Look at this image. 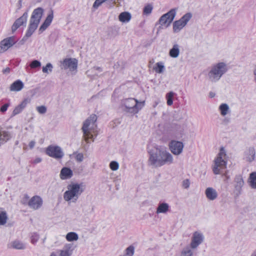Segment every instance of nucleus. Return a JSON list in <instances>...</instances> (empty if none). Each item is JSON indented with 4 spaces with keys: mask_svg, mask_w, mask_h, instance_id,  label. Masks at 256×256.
Masks as SVG:
<instances>
[{
    "mask_svg": "<svg viewBox=\"0 0 256 256\" xmlns=\"http://www.w3.org/2000/svg\"><path fill=\"white\" fill-rule=\"evenodd\" d=\"M228 70L227 64L224 62L213 64L209 68L207 78L212 82H218Z\"/></svg>",
    "mask_w": 256,
    "mask_h": 256,
    "instance_id": "f257e3e1",
    "label": "nucleus"
},
{
    "mask_svg": "<svg viewBox=\"0 0 256 256\" xmlns=\"http://www.w3.org/2000/svg\"><path fill=\"white\" fill-rule=\"evenodd\" d=\"M84 191L82 184L72 183L68 186V190L64 194V198L66 202H76Z\"/></svg>",
    "mask_w": 256,
    "mask_h": 256,
    "instance_id": "f03ea898",
    "label": "nucleus"
},
{
    "mask_svg": "<svg viewBox=\"0 0 256 256\" xmlns=\"http://www.w3.org/2000/svg\"><path fill=\"white\" fill-rule=\"evenodd\" d=\"M43 14V10L41 8L35 9L32 14L30 20V24L26 35L22 40H26L31 36L37 28Z\"/></svg>",
    "mask_w": 256,
    "mask_h": 256,
    "instance_id": "7ed1b4c3",
    "label": "nucleus"
},
{
    "mask_svg": "<svg viewBox=\"0 0 256 256\" xmlns=\"http://www.w3.org/2000/svg\"><path fill=\"white\" fill-rule=\"evenodd\" d=\"M97 120V116L96 114H92L84 122L82 130L84 133V140L88 142L89 139L93 138L92 132H95V128L96 127L95 122Z\"/></svg>",
    "mask_w": 256,
    "mask_h": 256,
    "instance_id": "20e7f679",
    "label": "nucleus"
},
{
    "mask_svg": "<svg viewBox=\"0 0 256 256\" xmlns=\"http://www.w3.org/2000/svg\"><path fill=\"white\" fill-rule=\"evenodd\" d=\"M226 154L223 148L220 150V152L214 160V165L212 166V170L215 174H220L223 170L226 168Z\"/></svg>",
    "mask_w": 256,
    "mask_h": 256,
    "instance_id": "39448f33",
    "label": "nucleus"
},
{
    "mask_svg": "<svg viewBox=\"0 0 256 256\" xmlns=\"http://www.w3.org/2000/svg\"><path fill=\"white\" fill-rule=\"evenodd\" d=\"M192 17V14L188 12L184 15L179 20L175 21L173 23L174 32L177 33L180 32V30L186 26Z\"/></svg>",
    "mask_w": 256,
    "mask_h": 256,
    "instance_id": "423d86ee",
    "label": "nucleus"
},
{
    "mask_svg": "<svg viewBox=\"0 0 256 256\" xmlns=\"http://www.w3.org/2000/svg\"><path fill=\"white\" fill-rule=\"evenodd\" d=\"M162 152V148H156L149 152L150 164L154 167H160L161 164L160 161L162 159L160 154Z\"/></svg>",
    "mask_w": 256,
    "mask_h": 256,
    "instance_id": "0eeeda50",
    "label": "nucleus"
},
{
    "mask_svg": "<svg viewBox=\"0 0 256 256\" xmlns=\"http://www.w3.org/2000/svg\"><path fill=\"white\" fill-rule=\"evenodd\" d=\"M176 15V10L171 9L168 12L163 14L158 20V24L162 26L168 27L172 22Z\"/></svg>",
    "mask_w": 256,
    "mask_h": 256,
    "instance_id": "6e6552de",
    "label": "nucleus"
},
{
    "mask_svg": "<svg viewBox=\"0 0 256 256\" xmlns=\"http://www.w3.org/2000/svg\"><path fill=\"white\" fill-rule=\"evenodd\" d=\"M46 154L56 159H60L64 155L62 148L58 146H50L46 149Z\"/></svg>",
    "mask_w": 256,
    "mask_h": 256,
    "instance_id": "1a4fd4ad",
    "label": "nucleus"
},
{
    "mask_svg": "<svg viewBox=\"0 0 256 256\" xmlns=\"http://www.w3.org/2000/svg\"><path fill=\"white\" fill-rule=\"evenodd\" d=\"M60 67L62 69H68L70 72H75V74L78 67V60L72 58H65L62 62Z\"/></svg>",
    "mask_w": 256,
    "mask_h": 256,
    "instance_id": "9d476101",
    "label": "nucleus"
},
{
    "mask_svg": "<svg viewBox=\"0 0 256 256\" xmlns=\"http://www.w3.org/2000/svg\"><path fill=\"white\" fill-rule=\"evenodd\" d=\"M169 148L170 152L176 156L180 154L184 147V144L180 141L172 140L169 143Z\"/></svg>",
    "mask_w": 256,
    "mask_h": 256,
    "instance_id": "9b49d317",
    "label": "nucleus"
},
{
    "mask_svg": "<svg viewBox=\"0 0 256 256\" xmlns=\"http://www.w3.org/2000/svg\"><path fill=\"white\" fill-rule=\"evenodd\" d=\"M162 158L160 161V166L164 164H170L174 162L173 156L166 150L162 148V152L160 154Z\"/></svg>",
    "mask_w": 256,
    "mask_h": 256,
    "instance_id": "f8f14e48",
    "label": "nucleus"
},
{
    "mask_svg": "<svg viewBox=\"0 0 256 256\" xmlns=\"http://www.w3.org/2000/svg\"><path fill=\"white\" fill-rule=\"evenodd\" d=\"M16 43L14 38L10 36L6 38L0 42V53L6 51Z\"/></svg>",
    "mask_w": 256,
    "mask_h": 256,
    "instance_id": "ddd939ff",
    "label": "nucleus"
},
{
    "mask_svg": "<svg viewBox=\"0 0 256 256\" xmlns=\"http://www.w3.org/2000/svg\"><path fill=\"white\" fill-rule=\"evenodd\" d=\"M42 198L40 196H35L28 200V205L30 208L36 210L42 206Z\"/></svg>",
    "mask_w": 256,
    "mask_h": 256,
    "instance_id": "4468645a",
    "label": "nucleus"
},
{
    "mask_svg": "<svg viewBox=\"0 0 256 256\" xmlns=\"http://www.w3.org/2000/svg\"><path fill=\"white\" fill-rule=\"evenodd\" d=\"M204 236L202 234L196 232L194 233L190 246L192 248H196L203 241Z\"/></svg>",
    "mask_w": 256,
    "mask_h": 256,
    "instance_id": "2eb2a0df",
    "label": "nucleus"
},
{
    "mask_svg": "<svg viewBox=\"0 0 256 256\" xmlns=\"http://www.w3.org/2000/svg\"><path fill=\"white\" fill-rule=\"evenodd\" d=\"M135 104V98H128L122 100V105L124 106V110L126 112L133 114V109Z\"/></svg>",
    "mask_w": 256,
    "mask_h": 256,
    "instance_id": "dca6fc26",
    "label": "nucleus"
},
{
    "mask_svg": "<svg viewBox=\"0 0 256 256\" xmlns=\"http://www.w3.org/2000/svg\"><path fill=\"white\" fill-rule=\"evenodd\" d=\"M28 16V12H26L24 13L22 16L18 18L15 21L12 27V32H14L20 26L26 24Z\"/></svg>",
    "mask_w": 256,
    "mask_h": 256,
    "instance_id": "f3484780",
    "label": "nucleus"
},
{
    "mask_svg": "<svg viewBox=\"0 0 256 256\" xmlns=\"http://www.w3.org/2000/svg\"><path fill=\"white\" fill-rule=\"evenodd\" d=\"M244 184V181L241 176H237L234 178V192L236 196H239L242 192V188Z\"/></svg>",
    "mask_w": 256,
    "mask_h": 256,
    "instance_id": "a211bd4d",
    "label": "nucleus"
},
{
    "mask_svg": "<svg viewBox=\"0 0 256 256\" xmlns=\"http://www.w3.org/2000/svg\"><path fill=\"white\" fill-rule=\"evenodd\" d=\"M74 248L72 244H66L62 250H60L59 256H71Z\"/></svg>",
    "mask_w": 256,
    "mask_h": 256,
    "instance_id": "6ab92c4d",
    "label": "nucleus"
},
{
    "mask_svg": "<svg viewBox=\"0 0 256 256\" xmlns=\"http://www.w3.org/2000/svg\"><path fill=\"white\" fill-rule=\"evenodd\" d=\"M30 102V100L28 98H26L24 99L20 104L18 105L14 108L12 113V116H14L20 113L26 107V105Z\"/></svg>",
    "mask_w": 256,
    "mask_h": 256,
    "instance_id": "aec40b11",
    "label": "nucleus"
},
{
    "mask_svg": "<svg viewBox=\"0 0 256 256\" xmlns=\"http://www.w3.org/2000/svg\"><path fill=\"white\" fill-rule=\"evenodd\" d=\"M206 198L210 200H215L218 196L217 192L212 188H208L205 190Z\"/></svg>",
    "mask_w": 256,
    "mask_h": 256,
    "instance_id": "412c9836",
    "label": "nucleus"
},
{
    "mask_svg": "<svg viewBox=\"0 0 256 256\" xmlns=\"http://www.w3.org/2000/svg\"><path fill=\"white\" fill-rule=\"evenodd\" d=\"M73 176L72 171L68 168H63L60 172V178L62 180H66L71 178Z\"/></svg>",
    "mask_w": 256,
    "mask_h": 256,
    "instance_id": "4be33fe9",
    "label": "nucleus"
},
{
    "mask_svg": "<svg viewBox=\"0 0 256 256\" xmlns=\"http://www.w3.org/2000/svg\"><path fill=\"white\" fill-rule=\"evenodd\" d=\"M255 154L256 152L254 147L248 148L244 152L245 158L249 162H252L254 160Z\"/></svg>",
    "mask_w": 256,
    "mask_h": 256,
    "instance_id": "5701e85b",
    "label": "nucleus"
},
{
    "mask_svg": "<svg viewBox=\"0 0 256 256\" xmlns=\"http://www.w3.org/2000/svg\"><path fill=\"white\" fill-rule=\"evenodd\" d=\"M24 86L23 82L20 80H16L10 86V90L12 92H18L22 90Z\"/></svg>",
    "mask_w": 256,
    "mask_h": 256,
    "instance_id": "b1692460",
    "label": "nucleus"
},
{
    "mask_svg": "<svg viewBox=\"0 0 256 256\" xmlns=\"http://www.w3.org/2000/svg\"><path fill=\"white\" fill-rule=\"evenodd\" d=\"M53 18L52 12L48 16L44 23L40 26L39 32L41 33L43 32L50 25Z\"/></svg>",
    "mask_w": 256,
    "mask_h": 256,
    "instance_id": "393cba45",
    "label": "nucleus"
},
{
    "mask_svg": "<svg viewBox=\"0 0 256 256\" xmlns=\"http://www.w3.org/2000/svg\"><path fill=\"white\" fill-rule=\"evenodd\" d=\"M180 46L178 44H174L172 46V48L170 50V56L173 58H178L180 52Z\"/></svg>",
    "mask_w": 256,
    "mask_h": 256,
    "instance_id": "a878e982",
    "label": "nucleus"
},
{
    "mask_svg": "<svg viewBox=\"0 0 256 256\" xmlns=\"http://www.w3.org/2000/svg\"><path fill=\"white\" fill-rule=\"evenodd\" d=\"M248 182L250 187L252 189H256V172L250 174Z\"/></svg>",
    "mask_w": 256,
    "mask_h": 256,
    "instance_id": "bb28decb",
    "label": "nucleus"
},
{
    "mask_svg": "<svg viewBox=\"0 0 256 256\" xmlns=\"http://www.w3.org/2000/svg\"><path fill=\"white\" fill-rule=\"evenodd\" d=\"M132 16L130 12H124L120 13L118 16L120 21L122 22H128L131 19Z\"/></svg>",
    "mask_w": 256,
    "mask_h": 256,
    "instance_id": "cd10ccee",
    "label": "nucleus"
},
{
    "mask_svg": "<svg viewBox=\"0 0 256 256\" xmlns=\"http://www.w3.org/2000/svg\"><path fill=\"white\" fill-rule=\"evenodd\" d=\"M169 209V206L168 204L165 202L160 203L158 204V206L156 209V214L164 213L166 214L168 212Z\"/></svg>",
    "mask_w": 256,
    "mask_h": 256,
    "instance_id": "c85d7f7f",
    "label": "nucleus"
},
{
    "mask_svg": "<svg viewBox=\"0 0 256 256\" xmlns=\"http://www.w3.org/2000/svg\"><path fill=\"white\" fill-rule=\"evenodd\" d=\"M218 109L222 116H225L230 112L229 106L226 104H221L219 106Z\"/></svg>",
    "mask_w": 256,
    "mask_h": 256,
    "instance_id": "c756f323",
    "label": "nucleus"
},
{
    "mask_svg": "<svg viewBox=\"0 0 256 256\" xmlns=\"http://www.w3.org/2000/svg\"><path fill=\"white\" fill-rule=\"evenodd\" d=\"M144 101L138 102L137 100L135 99L133 114H137L144 106Z\"/></svg>",
    "mask_w": 256,
    "mask_h": 256,
    "instance_id": "7c9ffc66",
    "label": "nucleus"
},
{
    "mask_svg": "<svg viewBox=\"0 0 256 256\" xmlns=\"http://www.w3.org/2000/svg\"><path fill=\"white\" fill-rule=\"evenodd\" d=\"M12 248L17 250H24L26 248L24 244L19 240H14L10 244Z\"/></svg>",
    "mask_w": 256,
    "mask_h": 256,
    "instance_id": "2f4dec72",
    "label": "nucleus"
},
{
    "mask_svg": "<svg viewBox=\"0 0 256 256\" xmlns=\"http://www.w3.org/2000/svg\"><path fill=\"white\" fill-rule=\"evenodd\" d=\"M66 238L68 242L76 241L78 239V234L74 232H68Z\"/></svg>",
    "mask_w": 256,
    "mask_h": 256,
    "instance_id": "473e14b6",
    "label": "nucleus"
},
{
    "mask_svg": "<svg viewBox=\"0 0 256 256\" xmlns=\"http://www.w3.org/2000/svg\"><path fill=\"white\" fill-rule=\"evenodd\" d=\"M8 219V218L6 212L0 208V225L5 224Z\"/></svg>",
    "mask_w": 256,
    "mask_h": 256,
    "instance_id": "72a5a7b5",
    "label": "nucleus"
},
{
    "mask_svg": "<svg viewBox=\"0 0 256 256\" xmlns=\"http://www.w3.org/2000/svg\"><path fill=\"white\" fill-rule=\"evenodd\" d=\"M153 70L157 73L162 74L164 70V66L162 62H158L156 63Z\"/></svg>",
    "mask_w": 256,
    "mask_h": 256,
    "instance_id": "f704fd0d",
    "label": "nucleus"
},
{
    "mask_svg": "<svg viewBox=\"0 0 256 256\" xmlns=\"http://www.w3.org/2000/svg\"><path fill=\"white\" fill-rule=\"evenodd\" d=\"M190 246H187L182 250L180 256H192L193 252L191 250Z\"/></svg>",
    "mask_w": 256,
    "mask_h": 256,
    "instance_id": "c9c22d12",
    "label": "nucleus"
},
{
    "mask_svg": "<svg viewBox=\"0 0 256 256\" xmlns=\"http://www.w3.org/2000/svg\"><path fill=\"white\" fill-rule=\"evenodd\" d=\"M176 95V94L173 92H170L166 94V98L167 100V104L168 106H172L173 104V98Z\"/></svg>",
    "mask_w": 256,
    "mask_h": 256,
    "instance_id": "e433bc0d",
    "label": "nucleus"
},
{
    "mask_svg": "<svg viewBox=\"0 0 256 256\" xmlns=\"http://www.w3.org/2000/svg\"><path fill=\"white\" fill-rule=\"evenodd\" d=\"M11 138L10 134L8 132L2 131L0 132V140L6 142Z\"/></svg>",
    "mask_w": 256,
    "mask_h": 256,
    "instance_id": "4c0bfd02",
    "label": "nucleus"
},
{
    "mask_svg": "<svg viewBox=\"0 0 256 256\" xmlns=\"http://www.w3.org/2000/svg\"><path fill=\"white\" fill-rule=\"evenodd\" d=\"M153 6L151 4H148L143 9V14L145 15H149L151 14Z\"/></svg>",
    "mask_w": 256,
    "mask_h": 256,
    "instance_id": "58836bf2",
    "label": "nucleus"
},
{
    "mask_svg": "<svg viewBox=\"0 0 256 256\" xmlns=\"http://www.w3.org/2000/svg\"><path fill=\"white\" fill-rule=\"evenodd\" d=\"M134 252V247L132 246H130L127 248L125 250V254L124 256H132Z\"/></svg>",
    "mask_w": 256,
    "mask_h": 256,
    "instance_id": "ea45409f",
    "label": "nucleus"
},
{
    "mask_svg": "<svg viewBox=\"0 0 256 256\" xmlns=\"http://www.w3.org/2000/svg\"><path fill=\"white\" fill-rule=\"evenodd\" d=\"M53 66L50 63H48L45 66L42 67V71L44 73L48 74L52 70Z\"/></svg>",
    "mask_w": 256,
    "mask_h": 256,
    "instance_id": "a19ab883",
    "label": "nucleus"
},
{
    "mask_svg": "<svg viewBox=\"0 0 256 256\" xmlns=\"http://www.w3.org/2000/svg\"><path fill=\"white\" fill-rule=\"evenodd\" d=\"M30 66L32 68H38L41 66V62L38 60H34L31 62Z\"/></svg>",
    "mask_w": 256,
    "mask_h": 256,
    "instance_id": "79ce46f5",
    "label": "nucleus"
},
{
    "mask_svg": "<svg viewBox=\"0 0 256 256\" xmlns=\"http://www.w3.org/2000/svg\"><path fill=\"white\" fill-rule=\"evenodd\" d=\"M110 167L112 170H116L119 168V164L116 161H112L110 164Z\"/></svg>",
    "mask_w": 256,
    "mask_h": 256,
    "instance_id": "37998d69",
    "label": "nucleus"
},
{
    "mask_svg": "<svg viewBox=\"0 0 256 256\" xmlns=\"http://www.w3.org/2000/svg\"><path fill=\"white\" fill-rule=\"evenodd\" d=\"M73 154L76 155V160L78 162H82L84 160V155L82 153L74 152Z\"/></svg>",
    "mask_w": 256,
    "mask_h": 256,
    "instance_id": "c03bdc74",
    "label": "nucleus"
},
{
    "mask_svg": "<svg viewBox=\"0 0 256 256\" xmlns=\"http://www.w3.org/2000/svg\"><path fill=\"white\" fill-rule=\"evenodd\" d=\"M36 110L40 114H44L46 112V108L44 106L36 107Z\"/></svg>",
    "mask_w": 256,
    "mask_h": 256,
    "instance_id": "a18cd8bd",
    "label": "nucleus"
},
{
    "mask_svg": "<svg viewBox=\"0 0 256 256\" xmlns=\"http://www.w3.org/2000/svg\"><path fill=\"white\" fill-rule=\"evenodd\" d=\"M39 239V236L36 234H34L31 237V242L34 244L36 243Z\"/></svg>",
    "mask_w": 256,
    "mask_h": 256,
    "instance_id": "49530a36",
    "label": "nucleus"
},
{
    "mask_svg": "<svg viewBox=\"0 0 256 256\" xmlns=\"http://www.w3.org/2000/svg\"><path fill=\"white\" fill-rule=\"evenodd\" d=\"M102 2L104 0H96L93 4L94 8H97Z\"/></svg>",
    "mask_w": 256,
    "mask_h": 256,
    "instance_id": "de8ad7c7",
    "label": "nucleus"
},
{
    "mask_svg": "<svg viewBox=\"0 0 256 256\" xmlns=\"http://www.w3.org/2000/svg\"><path fill=\"white\" fill-rule=\"evenodd\" d=\"M190 182L188 179L184 180L182 182V186L184 188H188L190 186Z\"/></svg>",
    "mask_w": 256,
    "mask_h": 256,
    "instance_id": "09e8293b",
    "label": "nucleus"
},
{
    "mask_svg": "<svg viewBox=\"0 0 256 256\" xmlns=\"http://www.w3.org/2000/svg\"><path fill=\"white\" fill-rule=\"evenodd\" d=\"M10 106V104L7 103L4 104L0 108V111L2 112H4L7 110L8 107Z\"/></svg>",
    "mask_w": 256,
    "mask_h": 256,
    "instance_id": "8fccbe9b",
    "label": "nucleus"
},
{
    "mask_svg": "<svg viewBox=\"0 0 256 256\" xmlns=\"http://www.w3.org/2000/svg\"><path fill=\"white\" fill-rule=\"evenodd\" d=\"M28 198H29V197L28 196V195H25L24 198H23V200L22 201V204H28Z\"/></svg>",
    "mask_w": 256,
    "mask_h": 256,
    "instance_id": "3c124183",
    "label": "nucleus"
},
{
    "mask_svg": "<svg viewBox=\"0 0 256 256\" xmlns=\"http://www.w3.org/2000/svg\"><path fill=\"white\" fill-rule=\"evenodd\" d=\"M105 2L110 6H113L116 4V0H106Z\"/></svg>",
    "mask_w": 256,
    "mask_h": 256,
    "instance_id": "603ef678",
    "label": "nucleus"
},
{
    "mask_svg": "<svg viewBox=\"0 0 256 256\" xmlns=\"http://www.w3.org/2000/svg\"><path fill=\"white\" fill-rule=\"evenodd\" d=\"M36 144V142L34 140H32L29 143V147L30 149H32L34 148Z\"/></svg>",
    "mask_w": 256,
    "mask_h": 256,
    "instance_id": "864d4df0",
    "label": "nucleus"
},
{
    "mask_svg": "<svg viewBox=\"0 0 256 256\" xmlns=\"http://www.w3.org/2000/svg\"><path fill=\"white\" fill-rule=\"evenodd\" d=\"M98 70L99 72H102V69L100 67H94L92 69V72H94V70Z\"/></svg>",
    "mask_w": 256,
    "mask_h": 256,
    "instance_id": "5fc2aeb1",
    "label": "nucleus"
},
{
    "mask_svg": "<svg viewBox=\"0 0 256 256\" xmlns=\"http://www.w3.org/2000/svg\"><path fill=\"white\" fill-rule=\"evenodd\" d=\"M10 72V68H6L2 70L3 74H8Z\"/></svg>",
    "mask_w": 256,
    "mask_h": 256,
    "instance_id": "6e6d98bb",
    "label": "nucleus"
},
{
    "mask_svg": "<svg viewBox=\"0 0 256 256\" xmlns=\"http://www.w3.org/2000/svg\"><path fill=\"white\" fill-rule=\"evenodd\" d=\"M42 161V158H37L34 160V163L37 164L39 163Z\"/></svg>",
    "mask_w": 256,
    "mask_h": 256,
    "instance_id": "4d7b16f0",
    "label": "nucleus"
},
{
    "mask_svg": "<svg viewBox=\"0 0 256 256\" xmlns=\"http://www.w3.org/2000/svg\"><path fill=\"white\" fill-rule=\"evenodd\" d=\"M253 72H254V80L256 81V64L254 66Z\"/></svg>",
    "mask_w": 256,
    "mask_h": 256,
    "instance_id": "13d9d810",
    "label": "nucleus"
},
{
    "mask_svg": "<svg viewBox=\"0 0 256 256\" xmlns=\"http://www.w3.org/2000/svg\"><path fill=\"white\" fill-rule=\"evenodd\" d=\"M210 94V98H213V97H214V95H215V94H214V93H213V92H210V94Z\"/></svg>",
    "mask_w": 256,
    "mask_h": 256,
    "instance_id": "bf43d9fd",
    "label": "nucleus"
},
{
    "mask_svg": "<svg viewBox=\"0 0 256 256\" xmlns=\"http://www.w3.org/2000/svg\"><path fill=\"white\" fill-rule=\"evenodd\" d=\"M159 103V102H156L154 104V107L155 108Z\"/></svg>",
    "mask_w": 256,
    "mask_h": 256,
    "instance_id": "052dcab7",
    "label": "nucleus"
},
{
    "mask_svg": "<svg viewBox=\"0 0 256 256\" xmlns=\"http://www.w3.org/2000/svg\"><path fill=\"white\" fill-rule=\"evenodd\" d=\"M251 256H256V250L253 252Z\"/></svg>",
    "mask_w": 256,
    "mask_h": 256,
    "instance_id": "680f3d73",
    "label": "nucleus"
},
{
    "mask_svg": "<svg viewBox=\"0 0 256 256\" xmlns=\"http://www.w3.org/2000/svg\"><path fill=\"white\" fill-rule=\"evenodd\" d=\"M50 256H56V254L54 252H52Z\"/></svg>",
    "mask_w": 256,
    "mask_h": 256,
    "instance_id": "e2e57ef3",
    "label": "nucleus"
},
{
    "mask_svg": "<svg viewBox=\"0 0 256 256\" xmlns=\"http://www.w3.org/2000/svg\"><path fill=\"white\" fill-rule=\"evenodd\" d=\"M106 0H104V2H105V1H106Z\"/></svg>",
    "mask_w": 256,
    "mask_h": 256,
    "instance_id": "0e129e2a",
    "label": "nucleus"
},
{
    "mask_svg": "<svg viewBox=\"0 0 256 256\" xmlns=\"http://www.w3.org/2000/svg\"><path fill=\"white\" fill-rule=\"evenodd\" d=\"M122 256V255H121V256Z\"/></svg>",
    "mask_w": 256,
    "mask_h": 256,
    "instance_id": "69168bd1",
    "label": "nucleus"
}]
</instances>
